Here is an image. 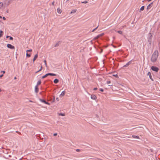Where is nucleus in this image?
<instances>
[{
	"mask_svg": "<svg viewBox=\"0 0 160 160\" xmlns=\"http://www.w3.org/2000/svg\"><path fill=\"white\" fill-rule=\"evenodd\" d=\"M158 56V50H155L152 54L151 58V61L154 62L156 61Z\"/></svg>",
	"mask_w": 160,
	"mask_h": 160,
	"instance_id": "obj_1",
	"label": "nucleus"
},
{
	"mask_svg": "<svg viewBox=\"0 0 160 160\" xmlns=\"http://www.w3.org/2000/svg\"><path fill=\"white\" fill-rule=\"evenodd\" d=\"M152 34L150 32L148 34V42H149V44L151 45L152 42Z\"/></svg>",
	"mask_w": 160,
	"mask_h": 160,
	"instance_id": "obj_2",
	"label": "nucleus"
},
{
	"mask_svg": "<svg viewBox=\"0 0 160 160\" xmlns=\"http://www.w3.org/2000/svg\"><path fill=\"white\" fill-rule=\"evenodd\" d=\"M151 69L152 71L156 72H157L159 70V69L158 68L154 66H152L151 68Z\"/></svg>",
	"mask_w": 160,
	"mask_h": 160,
	"instance_id": "obj_3",
	"label": "nucleus"
},
{
	"mask_svg": "<svg viewBox=\"0 0 160 160\" xmlns=\"http://www.w3.org/2000/svg\"><path fill=\"white\" fill-rule=\"evenodd\" d=\"M7 47L8 48L11 49H13L15 48V47L13 46H12L11 44H8L7 45Z\"/></svg>",
	"mask_w": 160,
	"mask_h": 160,
	"instance_id": "obj_4",
	"label": "nucleus"
},
{
	"mask_svg": "<svg viewBox=\"0 0 160 160\" xmlns=\"http://www.w3.org/2000/svg\"><path fill=\"white\" fill-rule=\"evenodd\" d=\"M39 100L42 102H43L46 104L49 105L50 104L48 102H47L46 101H45V100L42 99H40Z\"/></svg>",
	"mask_w": 160,
	"mask_h": 160,
	"instance_id": "obj_5",
	"label": "nucleus"
},
{
	"mask_svg": "<svg viewBox=\"0 0 160 160\" xmlns=\"http://www.w3.org/2000/svg\"><path fill=\"white\" fill-rule=\"evenodd\" d=\"M131 63H132V61L131 60V61L128 62V63H127L126 64H125V65H124L123 66V67H125V68H126V67H127Z\"/></svg>",
	"mask_w": 160,
	"mask_h": 160,
	"instance_id": "obj_6",
	"label": "nucleus"
},
{
	"mask_svg": "<svg viewBox=\"0 0 160 160\" xmlns=\"http://www.w3.org/2000/svg\"><path fill=\"white\" fill-rule=\"evenodd\" d=\"M152 4L153 2H152L148 5L147 7V9L148 10L149 9L151 8V7H152Z\"/></svg>",
	"mask_w": 160,
	"mask_h": 160,
	"instance_id": "obj_7",
	"label": "nucleus"
},
{
	"mask_svg": "<svg viewBox=\"0 0 160 160\" xmlns=\"http://www.w3.org/2000/svg\"><path fill=\"white\" fill-rule=\"evenodd\" d=\"M149 76L150 78L152 80V81H153V80L152 78V76L151 75V73L150 72H148L147 74Z\"/></svg>",
	"mask_w": 160,
	"mask_h": 160,
	"instance_id": "obj_8",
	"label": "nucleus"
},
{
	"mask_svg": "<svg viewBox=\"0 0 160 160\" xmlns=\"http://www.w3.org/2000/svg\"><path fill=\"white\" fill-rule=\"evenodd\" d=\"M38 87L37 85H36L35 88V92L36 93L38 92Z\"/></svg>",
	"mask_w": 160,
	"mask_h": 160,
	"instance_id": "obj_9",
	"label": "nucleus"
},
{
	"mask_svg": "<svg viewBox=\"0 0 160 160\" xmlns=\"http://www.w3.org/2000/svg\"><path fill=\"white\" fill-rule=\"evenodd\" d=\"M91 98L93 100H95L97 98L96 96L94 95H92L91 97Z\"/></svg>",
	"mask_w": 160,
	"mask_h": 160,
	"instance_id": "obj_10",
	"label": "nucleus"
},
{
	"mask_svg": "<svg viewBox=\"0 0 160 160\" xmlns=\"http://www.w3.org/2000/svg\"><path fill=\"white\" fill-rule=\"evenodd\" d=\"M38 54H36L34 56V58L33 59V62L35 61V60L38 58Z\"/></svg>",
	"mask_w": 160,
	"mask_h": 160,
	"instance_id": "obj_11",
	"label": "nucleus"
},
{
	"mask_svg": "<svg viewBox=\"0 0 160 160\" xmlns=\"http://www.w3.org/2000/svg\"><path fill=\"white\" fill-rule=\"evenodd\" d=\"M47 74L48 76L49 75H50V76H54L56 75V74L53 73H47Z\"/></svg>",
	"mask_w": 160,
	"mask_h": 160,
	"instance_id": "obj_12",
	"label": "nucleus"
},
{
	"mask_svg": "<svg viewBox=\"0 0 160 160\" xmlns=\"http://www.w3.org/2000/svg\"><path fill=\"white\" fill-rule=\"evenodd\" d=\"M59 82V80L58 79L56 78L54 80V82L55 83L57 84Z\"/></svg>",
	"mask_w": 160,
	"mask_h": 160,
	"instance_id": "obj_13",
	"label": "nucleus"
},
{
	"mask_svg": "<svg viewBox=\"0 0 160 160\" xmlns=\"http://www.w3.org/2000/svg\"><path fill=\"white\" fill-rule=\"evenodd\" d=\"M132 137L134 138H139V137L138 136H136L134 135H132Z\"/></svg>",
	"mask_w": 160,
	"mask_h": 160,
	"instance_id": "obj_14",
	"label": "nucleus"
},
{
	"mask_svg": "<svg viewBox=\"0 0 160 160\" xmlns=\"http://www.w3.org/2000/svg\"><path fill=\"white\" fill-rule=\"evenodd\" d=\"M13 0H7V1L8 2L7 4L9 5L11 3Z\"/></svg>",
	"mask_w": 160,
	"mask_h": 160,
	"instance_id": "obj_15",
	"label": "nucleus"
},
{
	"mask_svg": "<svg viewBox=\"0 0 160 160\" xmlns=\"http://www.w3.org/2000/svg\"><path fill=\"white\" fill-rule=\"evenodd\" d=\"M65 93H66V92H65V91H62V93L60 95L62 96H63L65 95Z\"/></svg>",
	"mask_w": 160,
	"mask_h": 160,
	"instance_id": "obj_16",
	"label": "nucleus"
},
{
	"mask_svg": "<svg viewBox=\"0 0 160 160\" xmlns=\"http://www.w3.org/2000/svg\"><path fill=\"white\" fill-rule=\"evenodd\" d=\"M57 12L59 13H61L62 12V11L60 8H58L57 9Z\"/></svg>",
	"mask_w": 160,
	"mask_h": 160,
	"instance_id": "obj_17",
	"label": "nucleus"
},
{
	"mask_svg": "<svg viewBox=\"0 0 160 160\" xmlns=\"http://www.w3.org/2000/svg\"><path fill=\"white\" fill-rule=\"evenodd\" d=\"M77 11V9H73L72 10V11L71 12V13H75Z\"/></svg>",
	"mask_w": 160,
	"mask_h": 160,
	"instance_id": "obj_18",
	"label": "nucleus"
},
{
	"mask_svg": "<svg viewBox=\"0 0 160 160\" xmlns=\"http://www.w3.org/2000/svg\"><path fill=\"white\" fill-rule=\"evenodd\" d=\"M41 80H39L38 81L36 85H37V86H38L40 85L41 84Z\"/></svg>",
	"mask_w": 160,
	"mask_h": 160,
	"instance_id": "obj_19",
	"label": "nucleus"
},
{
	"mask_svg": "<svg viewBox=\"0 0 160 160\" xmlns=\"http://www.w3.org/2000/svg\"><path fill=\"white\" fill-rule=\"evenodd\" d=\"M3 34V32L1 30H0V38L2 37Z\"/></svg>",
	"mask_w": 160,
	"mask_h": 160,
	"instance_id": "obj_20",
	"label": "nucleus"
},
{
	"mask_svg": "<svg viewBox=\"0 0 160 160\" xmlns=\"http://www.w3.org/2000/svg\"><path fill=\"white\" fill-rule=\"evenodd\" d=\"M144 6H142L141 8L140 9V10L143 11V10H144Z\"/></svg>",
	"mask_w": 160,
	"mask_h": 160,
	"instance_id": "obj_21",
	"label": "nucleus"
},
{
	"mask_svg": "<svg viewBox=\"0 0 160 160\" xmlns=\"http://www.w3.org/2000/svg\"><path fill=\"white\" fill-rule=\"evenodd\" d=\"M60 42H58L55 45V47H57L58 46H59V43H60Z\"/></svg>",
	"mask_w": 160,
	"mask_h": 160,
	"instance_id": "obj_22",
	"label": "nucleus"
},
{
	"mask_svg": "<svg viewBox=\"0 0 160 160\" xmlns=\"http://www.w3.org/2000/svg\"><path fill=\"white\" fill-rule=\"evenodd\" d=\"M59 116H65V114L61 113L59 114Z\"/></svg>",
	"mask_w": 160,
	"mask_h": 160,
	"instance_id": "obj_23",
	"label": "nucleus"
},
{
	"mask_svg": "<svg viewBox=\"0 0 160 160\" xmlns=\"http://www.w3.org/2000/svg\"><path fill=\"white\" fill-rule=\"evenodd\" d=\"M48 76L47 74H46L45 75H44L42 77V78H44Z\"/></svg>",
	"mask_w": 160,
	"mask_h": 160,
	"instance_id": "obj_24",
	"label": "nucleus"
},
{
	"mask_svg": "<svg viewBox=\"0 0 160 160\" xmlns=\"http://www.w3.org/2000/svg\"><path fill=\"white\" fill-rule=\"evenodd\" d=\"M117 32L121 34H122V32L121 31H118Z\"/></svg>",
	"mask_w": 160,
	"mask_h": 160,
	"instance_id": "obj_25",
	"label": "nucleus"
},
{
	"mask_svg": "<svg viewBox=\"0 0 160 160\" xmlns=\"http://www.w3.org/2000/svg\"><path fill=\"white\" fill-rule=\"evenodd\" d=\"M30 56L31 55L30 54H29L27 52V53H26V56L27 57H30Z\"/></svg>",
	"mask_w": 160,
	"mask_h": 160,
	"instance_id": "obj_26",
	"label": "nucleus"
},
{
	"mask_svg": "<svg viewBox=\"0 0 160 160\" xmlns=\"http://www.w3.org/2000/svg\"><path fill=\"white\" fill-rule=\"evenodd\" d=\"M99 37H100L98 35L96 37H95L94 39H97Z\"/></svg>",
	"mask_w": 160,
	"mask_h": 160,
	"instance_id": "obj_27",
	"label": "nucleus"
},
{
	"mask_svg": "<svg viewBox=\"0 0 160 160\" xmlns=\"http://www.w3.org/2000/svg\"><path fill=\"white\" fill-rule=\"evenodd\" d=\"M82 3H88V1H83V2H81Z\"/></svg>",
	"mask_w": 160,
	"mask_h": 160,
	"instance_id": "obj_28",
	"label": "nucleus"
},
{
	"mask_svg": "<svg viewBox=\"0 0 160 160\" xmlns=\"http://www.w3.org/2000/svg\"><path fill=\"white\" fill-rule=\"evenodd\" d=\"M32 51V49H29V50H27L26 51V52H31Z\"/></svg>",
	"mask_w": 160,
	"mask_h": 160,
	"instance_id": "obj_29",
	"label": "nucleus"
},
{
	"mask_svg": "<svg viewBox=\"0 0 160 160\" xmlns=\"http://www.w3.org/2000/svg\"><path fill=\"white\" fill-rule=\"evenodd\" d=\"M98 26L96 28L93 29L92 31V32H93L95 31V30H96L98 27Z\"/></svg>",
	"mask_w": 160,
	"mask_h": 160,
	"instance_id": "obj_30",
	"label": "nucleus"
},
{
	"mask_svg": "<svg viewBox=\"0 0 160 160\" xmlns=\"http://www.w3.org/2000/svg\"><path fill=\"white\" fill-rule=\"evenodd\" d=\"M66 2H70L71 3V4L72 3V2H71V0H67Z\"/></svg>",
	"mask_w": 160,
	"mask_h": 160,
	"instance_id": "obj_31",
	"label": "nucleus"
},
{
	"mask_svg": "<svg viewBox=\"0 0 160 160\" xmlns=\"http://www.w3.org/2000/svg\"><path fill=\"white\" fill-rule=\"evenodd\" d=\"M9 39L10 40H12L13 39V38L12 37L10 36L9 37Z\"/></svg>",
	"mask_w": 160,
	"mask_h": 160,
	"instance_id": "obj_32",
	"label": "nucleus"
},
{
	"mask_svg": "<svg viewBox=\"0 0 160 160\" xmlns=\"http://www.w3.org/2000/svg\"><path fill=\"white\" fill-rule=\"evenodd\" d=\"M3 6V3L2 4V5H0V9H2V6Z\"/></svg>",
	"mask_w": 160,
	"mask_h": 160,
	"instance_id": "obj_33",
	"label": "nucleus"
},
{
	"mask_svg": "<svg viewBox=\"0 0 160 160\" xmlns=\"http://www.w3.org/2000/svg\"><path fill=\"white\" fill-rule=\"evenodd\" d=\"M103 35H104V33H102L100 34H99V37H100V36H103Z\"/></svg>",
	"mask_w": 160,
	"mask_h": 160,
	"instance_id": "obj_34",
	"label": "nucleus"
},
{
	"mask_svg": "<svg viewBox=\"0 0 160 160\" xmlns=\"http://www.w3.org/2000/svg\"><path fill=\"white\" fill-rule=\"evenodd\" d=\"M44 62L45 63V64L46 66H47L46 61V60H44Z\"/></svg>",
	"mask_w": 160,
	"mask_h": 160,
	"instance_id": "obj_35",
	"label": "nucleus"
},
{
	"mask_svg": "<svg viewBox=\"0 0 160 160\" xmlns=\"http://www.w3.org/2000/svg\"><path fill=\"white\" fill-rule=\"evenodd\" d=\"M42 66H41L40 68V69L38 70V71H41V70H42Z\"/></svg>",
	"mask_w": 160,
	"mask_h": 160,
	"instance_id": "obj_36",
	"label": "nucleus"
},
{
	"mask_svg": "<svg viewBox=\"0 0 160 160\" xmlns=\"http://www.w3.org/2000/svg\"><path fill=\"white\" fill-rule=\"evenodd\" d=\"M100 90L101 92H103V89L102 88H100Z\"/></svg>",
	"mask_w": 160,
	"mask_h": 160,
	"instance_id": "obj_37",
	"label": "nucleus"
},
{
	"mask_svg": "<svg viewBox=\"0 0 160 160\" xmlns=\"http://www.w3.org/2000/svg\"><path fill=\"white\" fill-rule=\"evenodd\" d=\"M76 151L77 152H79L80 151V150L79 149H76Z\"/></svg>",
	"mask_w": 160,
	"mask_h": 160,
	"instance_id": "obj_38",
	"label": "nucleus"
},
{
	"mask_svg": "<svg viewBox=\"0 0 160 160\" xmlns=\"http://www.w3.org/2000/svg\"><path fill=\"white\" fill-rule=\"evenodd\" d=\"M57 135V133H54V134H53V135H54V136H56Z\"/></svg>",
	"mask_w": 160,
	"mask_h": 160,
	"instance_id": "obj_39",
	"label": "nucleus"
},
{
	"mask_svg": "<svg viewBox=\"0 0 160 160\" xmlns=\"http://www.w3.org/2000/svg\"><path fill=\"white\" fill-rule=\"evenodd\" d=\"M110 82H110V81H108L107 82V83L108 84L110 83Z\"/></svg>",
	"mask_w": 160,
	"mask_h": 160,
	"instance_id": "obj_40",
	"label": "nucleus"
},
{
	"mask_svg": "<svg viewBox=\"0 0 160 160\" xmlns=\"http://www.w3.org/2000/svg\"><path fill=\"white\" fill-rule=\"evenodd\" d=\"M97 89V88H94L93 89V90H96Z\"/></svg>",
	"mask_w": 160,
	"mask_h": 160,
	"instance_id": "obj_41",
	"label": "nucleus"
},
{
	"mask_svg": "<svg viewBox=\"0 0 160 160\" xmlns=\"http://www.w3.org/2000/svg\"><path fill=\"white\" fill-rule=\"evenodd\" d=\"M56 100L57 101H59V98H56Z\"/></svg>",
	"mask_w": 160,
	"mask_h": 160,
	"instance_id": "obj_42",
	"label": "nucleus"
},
{
	"mask_svg": "<svg viewBox=\"0 0 160 160\" xmlns=\"http://www.w3.org/2000/svg\"><path fill=\"white\" fill-rule=\"evenodd\" d=\"M3 74L0 75V78H2L3 76Z\"/></svg>",
	"mask_w": 160,
	"mask_h": 160,
	"instance_id": "obj_43",
	"label": "nucleus"
},
{
	"mask_svg": "<svg viewBox=\"0 0 160 160\" xmlns=\"http://www.w3.org/2000/svg\"><path fill=\"white\" fill-rule=\"evenodd\" d=\"M113 76H115L116 77H117L118 76V75L117 74L113 75Z\"/></svg>",
	"mask_w": 160,
	"mask_h": 160,
	"instance_id": "obj_44",
	"label": "nucleus"
},
{
	"mask_svg": "<svg viewBox=\"0 0 160 160\" xmlns=\"http://www.w3.org/2000/svg\"><path fill=\"white\" fill-rule=\"evenodd\" d=\"M2 18L4 20H6V18L5 17H3Z\"/></svg>",
	"mask_w": 160,
	"mask_h": 160,
	"instance_id": "obj_45",
	"label": "nucleus"
},
{
	"mask_svg": "<svg viewBox=\"0 0 160 160\" xmlns=\"http://www.w3.org/2000/svg\"><path fill=\"white\" fill-rule=\"evenodd\" d=\"M16 132L18 133H19V134H20L21 133L20 132H19L18 131H16Z\"/></svg>",
	"mask_w": 160,
	"mask_h": 160,
	"instance_id": "obj_46",
	"label": "nucleus"
},
{
	"mask_svg": "<svg viewBox=\"0 0 160 160\" xmlns=\"http://www.w3.org/2000/svg\"><path fill=\"white\" fill-rule=\"evenodd\" d=\"M1 72H2L3 73H5V71H2Z\"/></svg>",
	"mask_w": 160,
	"mask_h": 160,
	"instance_id": "obj_47",
	"label": "nucleus"
},
{
	"mask_svg": "<svg viewBox=\"0 0 160 160\" xmlns=\"http://www.w3.org/2000/svg\"><path fill=\"white\" fill-rule=\"evenodd\" d=\"M9 37H10V36H6V38H8Z\"/></svg>",
	"mask_w": 160,
	"mask_h": 160,
	"instance_id": "obj_48",
	"label": "nucleus"
},
{
	"mask_svg": "<svg viewBox=\"0 0 160 160\" xmlns=\"http://www.w3.org/2000/svg\"><path fill=\"white\" fill-rule=\"evenodd\" d=\"M54 2H53L52 3V5H54Z\"/></svg>",
	"mask_w": 160,
	"mask_h": 160,
	"instance_id": "obj_49",
	"label": "nucleus"
},
{
	"mask_svg": "<svg viewBox=\"0 0 160 160\" xmlns=\"http://www.w3.org/2000/svg\"><path fill=\"white\" fill-rule=\"evenodd\" d=\"M39 72V71H37L36 72H35V73H37L38 72Z\"/></svg>",
	"mask_w": 160,
	"mask_h": 160,
	"instance_id": "obj_50",
	"label": "nucleus"
},
{
	"mask_svg": "<svg viewBox=\"0 0 160 160\" xmlns=\"http://www.w3.org/2000/svg\"><path fill=\"white\" fill-rule=\"evenodd\" d=\"M2 2H0V5H2Z\"/></svg>",
	"mask_w": 160,
	"mask_h": 160,
	"instance_id": "obj_51",
	"label": "nucleus"
},
{
	"mask_svg": "<svg viewBox=\"0 0 160 160\" xmlns=\"http://www.w3.org/2000/svg\"><path fill=\"white\" fill-rule=\"evenodd\" d=\"M16 79V77H15L14 78V79Z\"/></svg>",
	"mask_w": 160,
	"mask_h": 160,
	"instance_id": "obj_52",
	"label": "nucleus"
},
{
	"mask_svg": "<svg viewBox=\"0 0 160 160\" xmlns=\"http://www.w3.org/2000/svg\"><path fill=\"white\" fill-rule=\"evenodd\" d=\"M2 18V17L1 16H0V18Z\"/></svg>",
	"mask_w": 160,
	"mask_h": 160,
	"instance_id": "obj_53",
	"label": "nucleus"
},
{
	"mask_svg": "<svg viewBox=\"0 0 160 160\" xmlns=\"http://www.w3.org/2000/svg\"><path fill=\"white\" fill-rule=\"evenodd\" d=\"M114 47V48H116V47H115V46H113Z\"/></svg>",
	"mask_w": 160,
	"mask_h": 160,
	"instance_id": "obj_54",
	"label": "nucleus"
},
{
	"mask_svg": "<svg viewBox=\"0 0 160 160\" xmlns=\"http://www.w3.org/2000/svg\"><path fill=\"white\" fill-rule=\"evenodd\" d=\"M30 102H32V101H30Z\"/></svg>",
	"mask_w": 160,
	"mask_h": 160,
	"instance_id": "obj_55",
	"label": "nucleus"
}]
</instances>
